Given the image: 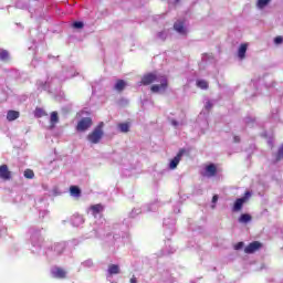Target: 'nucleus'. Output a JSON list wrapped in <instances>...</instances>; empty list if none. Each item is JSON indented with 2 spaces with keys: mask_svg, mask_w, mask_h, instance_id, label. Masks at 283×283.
<instances>
[{
  "mask_svg": "<svg viewBox=\"0 0 283 283\" xmlns=\"http://www.w3.org/2000/svg\"><path fill=\"white\" fill-rule=\"evenodd\" d=\"M120 273V266L117 264H111L108 265V274L109 275H118Z\"/></svg>",
  "mask_w": 283,
  "mask_h": 283,
  "instance_id": "obj_15",
  "label": "nucleus"
},
{
  "mask_svg": "<svg viewBox=\"0 0 283 283\" xmlns=\"http://www.w3.org/2000/svg\"><path fill=\"white\" fill-rule=\"evenodd\" d=\"M19 116H21L19 111H8L7 120H9V123H12V120H17V118H19Z\"/></svg>",
  "mask_w": 283,
  "mask_h": 283,
  "instance_id": "obj_13",
  "label": "nucleus"
},
{
  "mask_svg": "<svg viewBox=\"0 0 283 283\" xmlns=\"http://www.w3.org/2000/svg\"><path fill=\"white\" fill-rule=\"evenodd\" d=\"M233 139H234V143H240V136H234Z\"/></svg>",
  "mask_w": 283,
  "mask_h": 283,
  "instance_id": "obj_32",
  "label": "nucleus"
},
{
  "mask_svg": "<svg viewBox=\"0 0 283 283\" xmlns=\"http://www.w3.org/2000/svg\"><path fill=\"white\" fill-rule=\"evenodd\" d=\"M205 107H206L207 112H211V109H212V107H213V104L208 101V102L206 103V106H205Z\"/></svg>",
  "mask_w": 283,
  "mask_h": 283,
  "instance_id": "obj_30",
  "label": "nucleus"
},
{
  "mask_svg": "<svg viewBox=\"0 0 283 283\" xmlns=\"http://www.w3.org/2000/svg\"><path fill=\"white\" fill-rule=\"evenodd\" d=\"M24 178H27L28 180H32V178H34V170L25 169L24 170Z\"/></svg>",
  "mask_w": 283,
  "mask_h": 283,
  "instance_id": "obj_23",
  "label": "nucleus"
},
{
  "mask_svg": "<svg viewBox=\"0 0 283 283\" xmlns=\"http://www.w3.org/2000/svg\"><path fill=\"white\" fill-rule=\"evenodd\" d=\"M169 86V82L167 81V77L161 76L160 84H155L150 87V91L154 92V94H157V92H160V90H167Z\"/></svg>",
  "mask_w": 283,
  "mask_h": 283,
  "instance_id": "obj_4",
  "label": "nucleus"
},
{
  "mask_svg": "<svg viewBox=\"0 0 283 283\" xmlns=\"http://www.w3.org/2000/svg\"><path fill=\"white\" fill-rule=\"evenodd\" d=\"M94 125V122L92 120V117H83L76 125L77 132H87L90 127Z\"/></svg>",
  "mask_w": 283,
  "mask_h": 283,
  "instance_id": "obj_3",
  "label": "nucleus"
},
{
  "mask_svg": "<svg viewBox=\"0 0 283 283\" xmlns=\"http://www.w3.org/2000/svg\"><path fill=\"white\" fill-rule=\"evenodd\" d=\"M244 247V242H238L235 245H234V250L235 251H240V249H242Z\"/></svg>",
  "mask_w": 283,
  "mask_h": 283,
  "instance_id": "obj_29",
  "label": "nucleus"
},
{
  "mask_svg": "<svg viewBox=\"0 0 283 283\" xmlns=\"http://www.w3.org/2000/svg\"><path fill=\"white\" fill-rule=\"evenodd\" d=\"M251 220H252V217H251V214H249V213H243V214H241L240 218H239V222H240L241 224H247L248 222H251Z\"/></svg>",
  "mask_w": 283,
  "mask_h": 283,
  "instance_id": "obj_18",
  "label": "nucleus"
},
{
  "mask_svg": "<svg viewBox=\"0 0 283 283\" xmlns=\"http://www.w3.org/2000/svg\"><path fill=\"white\" fill-rule=\"evenodd\" d=\"M171 125H174L175 127H177L178 123L176 122V119L171 120Z\"/></svg>",
  "mask_w": 283,
  "mask_h": 283,
  "instance_id": "obj_34",
  "label": "nucleus"
},
{
  "mask_svg": "<svg viewBox=\"0 0 283 283\" xmlns=\"http://www.w3.org/2000/svg\"><path fill=\"white\" fill-rule=\"evenodd\" d=\"M174 30H176V32H178L179 34L187 35V29H185V22L182 21L175 22Z\"/></svg>",
  "mask_w": 283,
  "mask_h": 283,
  "instance_id": "obj_10",
  "label": "nucleus"
},
{
  "mask_svg": "<svg viewBox=\"0 0 283 283\" xmlns=\"http://www.w3.org/2000/svg\"><path fill=\"white\" fill-rule=\"evenodd\" d=\"M260 249H262V243L260 241H254L244 248V253H255V251H260Z\"/></svg>",
  "mask_w": 283,
  "mask_h": 283,
  "instance_id": "obj_6",
  "label": "nucleus"
},
{
  "mask_svg": "<svg viewBox=\"0 0 283 283\" xmlns=\"http://www.w3.org/2000/svg\"><path fill=\"white\" fill-rule=\"evenodd\" d=\"M0 59H1V61H8V59H10V53H8V51H6V50L1 51Z\"/></svg>",
  "mask_w": 283,
  "mask_h": 283,
  "instance_id": "obj_26",
  "label": "nucleus"
},
{
  "mask_svg": "<svg viewBox=\"0 0 283 283\" xmlns=\"http://www.w3.org/2000/svg\"><path fill=\"white\" fill-rule=\"evenodd\" d=\"M156 81H158V75H156L155 73H148L145 74L142 77V85H151V83H156Z\"/></svg>",
  "mask_w": 283,
  "mask_h": 283,
  "instance_id": "obj_7",
  "label": "nucleus"
},
{
  "mask_svg": "<svg viewBox=\"0 0 283 283\" xmlns=\"http://www.w3.org/2000/svg\"><path fill=\"white\" fill-rule=\"evenodd\" d=\"M283 159V146L279 149L276 154V160H282Z\"/></svg>",
  "mask_w": 283,
  "mask_h": 283,
  "instance_id": "obj_27",
  "label": "nucleus"
},
{
  "mask_svg": "<svg viewBox=\"0 0 283 283\" xmlns=\"http://www.w3.org/2000/svg\"><path fill=\"white\" fill-rule=\"evenodd\" d=\"M185 148H181L177 156L170 160V164H169V169H176V167H178V165H180V160H182V156H185Z\"/></svg>",
  "mask_w": 283,
  "mask_h": 283,
  "instance_id": "obj_5",
  "label": "nucleus"
},
{
  "mask_svg": "<svg viewBox=\"0 0 283 283\" xmlns=\"http://www.w3.org/2000/svg\"><path fill=\"white\" fill-rule=\"evenodd\" d=\"M269 3H271V0H258V8H265V6H269Z\"/></svg>",
  "mask_w": 283,
  "mask_h": 283,
  "instance_id": "obj_25",
  "label": "nucleus"
},
{
  "mask_svg": "<svg viewBox=\"0 0 283 283\" xmlns=\"http://www.w3.org/2000/svg\"><path fill=\"white\" fill-rule=\"evenodd\" d=\"M247 48H248L247 43H243V44L240 45L239 51H238L239 59H241V60L245 59V56H247Z\"/></svg>",
  "mask_w": 283,
  "mask_h": 283,
  "instance_id": "obj_16",
  "label": "nucleus"
},
{
  "mask_svg": "<svg viewBox=\"0 0 283 283\" xmlns=\"http://www.w3.org/2000/svg\"><path fill=\"white\" fill-rule=\"evenodd\" d=\"M218 198H219L218 195H214V196L212 197V203H213V205H216V202H218Z\"/></svg>",
  "mask_w": 283,
  "mask_h": 283,
  "instance_id": "obj_31",
  "label": "nucleus"
},
{
  "mask_svg": "<svg viewBox=\"0 0 283 283\" xmlns=\"http://www.w3.org/2000/svg\"><path fill=\"white\" fill-rule=\"evenodd\" d=\"M130 283H138V280H136V277L133 276V277L130 279Z\"/></svg>",
  "mask_w": 283,
  "mask_h": 283,
  "instance_id": "obj_33",
  "label": "nucleus"
},
{
  "mask_svg": "<svg viewBox=\"0 0 283 283\" xmlns=\"http://www.w3.org/2000/svg\"><path fill=\"white\" fill-rule=\"evenodd\" d=\"M0 178H2V180H10V178H12V172L8 168V165L0 166Z\"/></svg>",
  "mask_w": 283,
  "mask_h": 283,
  "instance_id": "obj_8",
  "label": "nucleus"
},
{
  "mask_svg": "<svg viewBox=\"0 0 283 283\" xmlns=\"http://www.w3.org/2000/svg\"><path fill=\"white\" fill-rule=\"evenodd\" d=\"M249 198H251V191H245L244 197L239 198L234 201L232 211L233 212L242 211V207H244V202L249 201Z\"/></svg>",
  "mask_w": 283,
  "mask_h": 283,
  "instance_id": "obj_2",
  "label": "nucleus"
},
{
  "mask_svg": "<svg viewBox=\"0 0 283 283\" xmlns=\"http://www.w3.org/2000/svg\"><path fill=\"white\" fill-rule=\"evenodd\" d=\"M197 87H199L200 90H209V82L205 80H198Z\"/></svg>",
  "mask_w": 283,
  "mask_h": 283,
  "instance_id": "obj_20",
  "label": "nucleus"
},
{
  "mask_svg": "<svg viewBox=\"0 0 283 283\" xmlns=\"http://www.w3.org/2000/svg\"><path fill=\"white\" fill-rule=\"evenodd\" d=\"M104 209H105V207H103V205H101V203L91 206V211H92V214L94 216V218H96V216L98 213H103Z\"/></svg>",
  "mask_w": 283,
  "mask_h": 283,
  "instance_id": "obj_11",
  "label": "nucleus"
},
{
  "mask_svg": "<svg viewBox=\"0 0 283 283\" xmlns=\"http://www.w3.org/2000/svg\"><path fill=\"white\" fill-rule=\"evenodd\" d=\"M127 87V82L125 80H117L114 86L116 92H123Z\"/></svg>",
  "mask_w": 283,
  "mask_h": 283,
  "instance_id": "obj_12",
  "label": "nucleus"
},
{
  "mask_svg": "<svg viewBox=\"0 0 283 283\" xmlns=\"http://www.w3.org/2000/svg\"><path fill=\"white\" fill-rule=\"evenodd\" d=\"M34 116L35 118H43V116H48V113L45 112V109L36 107L34 111Z\"/></svg>",
  "mask_w": 283,
  "mask_h": 283,
  "instance_id": "obj_19",
  "label": "nucleus"
},
{
  "mask_svg": "<svg viewBox=\"0 0 283 283\" xmlns=\"http://www.w3.org/2000/svg\"><path fill=\"white\" fill-rule=\"evenodd\" d=\"M72 28H74L75 30H83L85 28V24L81 21H75L73 22Z\"/></svg>",
  "mask_w": 283,
  "mask_h": 283,
  "instance_id": "obj_24",
  "label": "nucleus"
},
{
  "mask_svg": "<svg viewBox=\"0 0 283 283\" xmlns=\"http://www.w3.org/2000/svg\"><path fill=\"white\" fill-rule=\"evenodd\" d=\"M52 276L55 277L56 280H65L67 276V272L63 270V268H55L52 272Z\"/></svg>",
  "mask_w": 283,
  "mask_h": 283,
  "instance_id": "obj_9",
  "label": "nucleus"
},
{
  "mask_svg": "<svg viewBox=\"0 0 283 283\" xmlns=\"http://www.w3.org/2000/svg\"><path fill=\"white\" fill-rule=\"evenodd\" d=\"M70 193L74 196V198H81V188H78V186H71Z\"/></svg>",
  "mask_w": 283,
  "mask_h": 283,
  "instance_id": "obj_17",
  "label": "nucleus"
},
{
  "mask_svg": "<svg viewBox=\"0 0 283 283\" xmlns=\"http://www.w3.org/2000/svg\"><path fill=\"white\" fill-rule=\"evenodd\" d=\"M206 171L208 176L213 177L218 174V167H216V164H210L206 167Z\"/></svg>",
  "mask_w": 283,
  "mask_h": 283,
  "instance_id": "obj_14",
  "label": "nucleus"
},
{
  "mask_svg": "<svg viewBox=\"0 0 283 283\" xmlns=\"http://www.w3.org/2000/svg\"><path fill=\"white\" fill-rule=\"evenodd\" d=\"M119 130L123 134H127V132H129V124L128 123H120L118 124Z\"/></svg>",
  "mask_w": 283,
  "mask_h": 283,
  "instance_id": "obj_22",
  "label": "nucleus"
},
{
  "mask_svg": "<svg viewBox=\"0 0 283 283\" xmlns=\"http://www.w3.org/2000/svg\"><path fill=\"white\" fill-rule=\"evenodd\" d=\"M274 43H275V45L282 44V43H283V38H282V35L276 36V38L274 39Z\"/></svg>",
  "mask_w": 283,
  "mask_h": 283,
  "instance_id": "obj_28",
  "label": "nucleus"
},
{
  "mask_svg": "<svg viewBox=\"0 0 283 283\" xmlns=\"http://www.w3.org/2000/svg\"><path fill=\"white\" fill-rule=\"evenodd\" d=\"M103 127H105V123L99 122L97 126L86 136L88 143L92 145H98V143L103 140V136H105Z\"/></svg>",
  "mask_w": 283,
  "mask_h": 283,
  "instance_id": "obj_1",
  "label": "nucleus"
},
{
  "mask_svg": "<svg viewBox=\"0 0 283 283\" xmlns=\"http://www.w3.org/2000/svg\"><path fill=\"white\" fill-rule=\"evenodd\" d=\"M50 123H51L52 127H54V125H56V123H59V113L57 112L51 113Z\"/></svg>",
  "mask_w": 283,
  "mask_h": 283,
  "instance_id": "obj_21",
  "label": "nucleus"
}]
</instances>
